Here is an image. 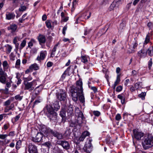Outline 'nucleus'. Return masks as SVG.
Returning a JSON list of instances; mask_svg holds the SVG:
<instances>
[{"instance_id": "1", "label": "nucleus", "mask_w": 153, "mask_h": 153, "mask_svg": "<svg viewBox=\"0 0 153 153\" xmlns=\"http://www.w3.org/2000/svg\"><path fill=\"white\" fill-rule=\"evenodd\" d=\"M76 86L72 85L71 87V96L72 100L76 102L78 97L80 102L82 103L85 102V98L83 94L82 82L81 80H79L76 82Z\"/></svg>"}, {"instance_id": "19", "label": "nucleus", "mask_w": 153, "mask_h": 153, "mask_svg": "<svg viewBox=\"0 0 153 153\" xmlns=\"http://www.w3.org/2000/svg\"><path fill=\"white\" fill-rule=\"evenodd\" d=\"M77 122L79 124H81L82 123V121L84 119V115L82 112H80L78 114Z\"/></svg>"}, {"instance_id": "62", "label": "nucleus", "mask_w": 153, "mask_h": 153, "mask_svg": "<svg viewBox=\"0 0 153 153\" xmlns=\"http://www.w3.org/2000/svg\"><path fill=\"white\" fill-rule=\"evenodd\" d=\"M152 25L153 24L152 22H148L147 25V26L150 28L152 27Z\"/></svg>"}, {"instance_id": "2", "label": "nucleus", "mask_w": 153, "mask_h": 153, "mask_svg": "<svg viewBox=\"0 0 153 153\" xmlns=\"http://www.w3.org/2000/svg\"><path fill=\"white\" fill-rule=\"evenodd\" d=\"M74 107L73 105H70L67 107L65 105H63L62 107V110L60 111V115L62 117V122L64 123L66 119V111H67L68 115L71 116L73 113V109Z\"/></svg>"}, {"instance_id": "54", "label": "nucleus", "mask_w": 153, "mask_h": 153, "mask_svg": "<svg viewBox=\"0 0 153 153\" xmlns=\"http://www.w3.org/2000/svg\"><path fill=\"white\" fill-rule=\"evenodd\" d=\"M26 9V7L25 6H22L19 8V10L20 11H23L25 10Z\"/></svg>"}, {"instance_id": "49", "label": "nucleus", "mask_w": 153, "mask_h": 153, "mask_svg": "<svg viewBox=\"0 0 153 153\" xmlns=\"http://www.w3.org/2000/svg\"><path fill=\"white\" fill-rule=\"evenodd\" d=\"M88 86L89 88L92 90L94 93H95L97 92V89L95 87L92 86H90L89 85H88Z\"/></svg>"}, {"instance_id": "4", "label": "nucleus", "mask_w": 153, "mask_h": 153, "mask_svg": "<svg viewBox=\"0 0 153 153\" xmlns=\"http://www.w3.org/2000/svg\"><path fill=\"white\" fill-rule=\"evenodd\" d=\"M42 89L43 87L41 85L38 86L34 89V94L32 96V98L33 100L35 99H36V100L34 102L33 107L35 105L41 102L42 100L41 97L39 95L40 92L42 91Z\"/></svg>"}, {"instance_id": "61", "label": "nucleus", "mask_w": 153, "mask_h": 153, "mask_svg": "<svg viewBox=\"0 0 153 153\" xmlns=\"http://www.w3.org/2000/svg\"><path fill=\"white\" fill-rule=\"evenodd\" d=\"M15 132L14 131H12L10 132L8 136H10L11 137H13L15 135Z\"/></svg>"}, {"instance_id": "30", "label": "nucleus", "mask_w": 153, "mask_h": 153, "mask_svg": "<svg viewBox=\"0 0 153 153\" xmlns=\"http://www.w3.org/2000/svg\"><path fill=\"white\" fill-rule=\"evenodd\" d=\"M6 78L5 74L0 76V82L2 83L5 84L6 83Z\"/></svg>"}, {"instance_id": "60", "label": "nucleus", "mask_w": 153, "mask_h": 153, "mask_svg": "<svg viewBox=\"0 0 153 153\" xmlns=\"http://www.w3.org/2000/svg\"><path fill=\"white\" fill-rule=\"evenodd\" d=\"M90 30H88L87 28H85V29L84 35H87L90 32Z\"/></svg>"}, {"instance_id": "39", "label": "nucleus", "mask_w": 153, "mask_h": 153, "mask_svg": "<svg viewBox=\"0 0 153 153\" xmlns=\"http://www.w3.org/2000/svg\"><path fill=\"white\" fill-rule=\"evenodd\" d=\"M146 95V93L142 92L140 94L138 95L139 97L141 98L142 100L145 99V97Z\"/></svg>"}, {"instance_id": "3", "label": "nucleus", "mask_w": 153, "mask_h": 153, "mask_svg": "<svg viewBox=\"0 0 153 153\" xmlns=\"http://www.w3.org/2000/svg\"><path fill=\"white\" fill-rule=\"evenodd\" d=\"M143 148L147 149L153 146V136L151 134H148L144 137L142 142Z\"/></svg>"}, {"instance_id": "58", "label": "nucleus", "mask_w": 153, "mask_h": 153, "mask_svg": "<svg viewBox=\"0 0 153 153\" xmlns=\"http://www.w3.org/2000/svg\"><path fill=\"white\" fill-rule=\"evenodd\" d=\"M53 63L51 62H48L47 64V66L48 68L51 67L53 65Z\"/></svg>"}, {"instance_id": "6", "label": "nucleus", "mask_w": 153, "mask_h": 153, "mask_svg": "<svg viewBox=\"0 0 153 153\" xmlns=\"http://www.w3.org/2000/svg\"><path fill=\"white\" fill-rule=\"evenodd\" d=\"M92 140L90 139L88 140L85 143L82 151L85 153H90L92 151L93 148L92 145L91 144ZM74 153H79L77 150L75 151Z\"/></svg>"}, {"instance_id": "12", "label": "nucleus", "mask_w": 153, "mask_h": 153, "mask_svg": "<svg viewBox=\"0 0 153 153\" xmlns=\"http://www.w3.org/2000/svg\"><path fill=\"white\" fill-rule=\"evenodd\" d=\"M58 144L61 145L63 147L66 149H69L70 145L68 142L66 141H58Z\"/></svg>"}, {"instance_id": "18", "label": "nucleus", "mask_w": 153, "mask_h": 153, "mask_svg": "<svg viewBox=\"0 0 153 153\" xmlns=\"http://www.w3.org/2000/svg\"><path fill=\"white\" fill-rule=\"evenodd\" d=\"M120 75V74H118L117 75L116 80L112 86L114 90L115 89L116 86L120 83L121 80Z\"/></svg>"}, {"instance_id": "53", "label": "nucleus", "mask_w": 153, "mask_h": 153, "mask_svg": "<svg viewBox=\"0 0 153 153\" xmlns=\"http://www.w3.org/2000/svg\"><path fill=\"white\" fill-rule=\"evenodd\" d=\"M54 108L55 110H57L60 108V106L57 102L54 104Z\"/></svg>"}, {"instance_id": "43", "label": "nucleus", "mask_w": 153, "mask_h": 153, "mask_svg": "<svg viewBox=\"0 0 153 153\" xmlns=\"http://www.w3.org/2000/svg\"><path fill=\"white\" fill-rule=\"evenodd\" d=\"M11 102V100L9 99L7 100L4 103V105L6 106H8L10 105V104Z\"/></svg>"}, {"instance_id": "44", "label": "nucleus", "mask_w": 153, "mask_h": 153, "mask_svg": "<svg viewBox=\"0 0 153 153\" xmlns=\"http://www.w3.org/2000/svg\"><path fill=\"white\" fill-rule=\"evenodd\" d=\"M23 97V96H20L19 94L16 95L15 96V98L16 100H18L19 101L21 100Z\"/></svg>"}, {"instance_id": "37", "label": "nucleus", "mask_w": 153, "mask_h": 153, "mask_svg": "<svg viewBox=\"0 0 153 153\" xmlns=\"http://www.w3.org/2000/svg\"><path fill=\"white\" fill-rule=\"evenodd\" d=\"M21 144L22 141L21 140H19L17 141L16 143V149L17 150L19 149L20 148Z\"/></svg>"}, {"instance_id": "45", "label": "nucleus", "mask_w": 153, "mask_h": 153, "mask_svg": "<svg viewBox=\"0 0 153 153\" xmlns=\"http://www.w3.org/2000/svg\"><path fill=\"white\" fill-rule=\"evenodd\" d=\"M123 86L121 85H119L116 88V91L119 92H120L123 89Z\"/></svg>"}, {"instance_id": "35", "label": "nucleus", "mask_w": 153, "mask_h": 153, "mask_svg": "<svg viewBox=\"0 0 153 153\" xmlns=\"http://www.w3.org/2000/svg\"><path fill=\"white\" fill-rule=\"evenodd\" d=\"M81 61L82 62L84 63H86L88 62L87 57L86 56H81Z\"/></svg>"}, {"instance_id": "52", "label": "nucleus", "mask_w": 153, "mask_h": 153, "mask_svg": "<svg viewBox=\"0 0 153 153\" xmlns=\"http://www.w3.org/2000/svg\"><path fill=\"white\" fill-rule=\"evenodd\" d=\"M122 0H114V1L117 4V7H119L120 5L121 4Z\"/></svg>"}, {"instance_id": "13", "label": "nucleus", "mask_w": 153, "mask_h": 153, "mask_svg": "<svg viewBox=\"0 0 153 153\" xmlns=\"http://www.w3.org/2000/svg\"><path fill=\"white\" fill-rule=\"evenodd\" d=\"M144 48L143 47V48L137 52L138 55L140 58H145L147 56L146 51L145 50Z\"/></svg>"}, {"instance_id": "14", "label": "nucleus", "mask_w": 153, "mask_h": 153, "mask_svg": "<svg viewBox=\"0 0 153 153\" xmlns=\"http://www.w3.org/2000/svg\"><path fill=\"white\" fill-rule=\"evenodd\" d=\"M50 128H47L45 126H43L41 128V133L42 134H45L47 136L49 135V130Z\"/></svg>"}, {"instance_id": "20", "label": "nucleus", "mask_w": 153, "mask_h": 153, "mask_svg": "<svg viewBox=\"0 0 153 153\" xmlns=\"http://www.w3.org/2000/svg\"><path fill=\"white\" fill-rule=\"evenodd\" d=\"M38 39L41 45L42 44H44L46 42L45 37L44 36L42 35H40L38 37Z\"/></svg>"}, {"instance_id": "5", "label": "nucleus", "mask_w": 153, "mask_h": 153, "mask_svg": "<svg viewBox=\"0 0 153 153\" xmlns=\"http://www.w3.org/2000/svg\"><path fill=\"white\" fill-rule=\"evenodd\" d=\"M45 110H46L47 116L51 121H55L56 120L57 114L54 111L52 107L48 105L45 108Z\"/></svg>"}, {"instance_id": "59", "label": "nucleus", "mask_w": 153, "mask_h": 153, "mask_svg": "<svg viewBox=\"0 0 153 153\" xmlns=\"http://www.w3.org/2000/svg\"><path fill=\"white\" fill-rule=\"evenodd\" d=\"M12 81L10 80V82H7L6 83V87L7 88H9L11 87V83Z\"/></svg>"}, {"instance_id": "63", "label": "nucleus", "mask_w": 153, "mask_h": 153, "mask_svg": "<svg viewBox=\"0 0 153 153\" xmlns=\"http://www.w3.org/2000/svg\"><path fill=\"white\" fill-rule=\"evenodd\" d=\"M67 27L66 26L64 27L62 29V33L63 34L65 35V31L67 30Z\"/></svg>"}, {"instance_id": "8", "label": "nucleus", "mask_w": 153, "mask_h": 153, "mask_svg": "<svg viewBox=\"0 0 153 153\" xmlns=\"http://www.w3.org/2000/svg\"><path fill=\"white\" fill-rule=\"evenodd\" d=\"M133 137L137 140H140L144 136V134L139 131L137 129H134L133 130Z\"/></svg>"}, {"instance_id": "7", "label": "nucleus", "mask_w": 153, "mask_h": 153, "mask_svg": "<svg viewBox=\"0 0 153 153\" xmlns=\"http://www.w3.org/2000/svg\"><path fill=\"white\" fill-rule=\"evenodd\" d=\"M24 84L25 85L24 89L30 91L34 89L37 83L36 80H33L31 82L24 81Z\"/></svg>"}, {"instance_id": "42", "label": "nucleus", "mask_w": 153, "mask_h": 153, "mask_svg": "<svg viewBox=\"0 0 153 153\" xmlns=\"http://www.w3.org/2000/svg\"><path fill=\"white\" fill-rule=\"evenodd\" d=\"M20 60L19 59H17L16 62L15 67L16 68H20Z\"/></svg>"}, {"instance_id": "36", "label": "nucleus", "mask_w": 153, "mask_h": 153, "mask_svg": "<svg viewBox=\"0 0 153 153\" xmlns=\"http://www.w3.org/2000/svg\"><path fill=\"white\" fill-rule=\"evenodd\" d=\"M150 38L148 36H146L145 40L143 45V47H144L145 45H147L150 42Z\"/></svg>"}, {"instance_id": "56", "label": "nucleus", "mask_w": 153, "mask_h": 153, "mask_svg": "<svg viewBox=\"0 0 153 153\" xmlns=\"http://www.w3.org/2000/svg\"><path fill=\"white\" fill-rule=\"evenodd\" d=\"M93 114L95 116L97 117L99 116L100 114V112L98 111H94Z\"/></svg>"}, {"instance_id": "21", "label": "nucleus", "mask_w": 153, "mask_h": 153, "mask_svg": "<svg viewBox=\"0 0 153 153\" xmlns=\"http://www.w3.org/2000/svg\"><path fill=\"white\" fill-rule=\"evenodd\" d=\"M59 43L58 42L56 44L52 49V52L51 54V57H54L55 55V52L56 49L59 47Z\"/></svg>"}, {"instance_id": "51", "label": "nucleus", "mask_w": 153, "mask_h": 153, "mask_svg": "<svg viewBox=\"0 0 153 153\" xmlns=\"http://www.w3.org/2000/svg\"><path fill=\"white\" fill-rule=\"evenodd\" d=\"M46 25L48 28H50L51 27V22L49 20H47L45 22Z\"/></svg>"}, {"instance_id": "50", "label": "nucleus", "mask_w": 153, "mask_h": 153, "mask_svg": "<svg viewBox=\"0 0 153 153\" xmlns=\"http://www.w3.org/2000/svg\"><path fill=\"white\" fill-rule=\"evenodd\" d=\"M44 145L45 146L47 147L48 148H50L52 146L51 143L49 141L47 142H46L44 144Z\"/></svg>"}, {"instance_id": "41", "label": "nucleus", "mask_w": 153, "mask_h": 153, "mask_svg": "<svg viewBox=\"0 0 153 153\" xmlns=\"http://www.w3.org/2000/svg\"><path fill=\"white\" fill-rule=\"evenodd\" d=\"M20 116L19 115L16 116L15 117L12 119V121L13 123H14L17 121L19 119Z\"/></svg>"}, {"instance_id": "17", "label": "nucleus", "mask_w": 153, "mask_h": 153, "mask_svg": "<svg viewBox=\"0 0 153 153\" xmlns=\"http://www.w3.org/2000/svg\"><path fill=\"white\" fill-rule=\"evenodd\" d=\"M43 134L41 133H38L35 137L33 139L34 142H39L42 140Z\"/></svg>"}, {"instance_id": "40", "label": "nucleus", "mask_w": 153, "mask_h": 153, "mask_svg": "<svg viewBox=\"0 0 153 153\" xmlns=\"http://www.w3.org/2000/svg\"><path fill=\"white\" fill-rule=\"evenodd\" d=\"M152 63V59L151 58L148 62V67L149 70L151 69Z\"/></svg>"}, {"instance_id": "27", "label": "nucleus", "mask_w": 153, "mask_h": 153, "mask_svg": "<svg viewBox=\"0 0 153 153\" xmlns=\"http://www.w3.org/2000/svg\"><path fill=\"white\" fill-rule=\"evenodd\" d=\"M6 18L8 20L13 19L15 17V15L13 13H8L6 14Z\"/></svg>"}, {"instance_id": "23", "label": "nucleus", "mask_w": 153, "mask_h": 153, "mask_svg": "<svg viewBox=\"0 0 153 153\" xmlns=\"http://www.w3.org/2000/svg\"><path fill=\"white\" fill-rule=\"evenodd\" d=\"M4 47L5 48L6 53L7 54H9L13 48L9 44L6 45H5Z\"/></svg>"}, {"instance_id": "24", "label": "nucleus", "mask_w": 153, "mask_h": 153, "mask_svg": "<svg viewBox=\"0 0 153 153\" xmlns=\"http://www.w3.org/2000/svg\"><path fill=\"white\" fill-rule=\"evenodd\" d=\"M106 143L108 144L111 146L114 145L112 140L111 137H110L109 135H107V138L106 140Z\"/></svg>"}, {"instance_id": "55", "label": "nucleus", "mask_w": 153, "mask_h": 153, "mask_svg": "<svg viewBox=\"0 0 153 153\" xmlns=\"http://www.w3.org/2000/svg\"><path fill=\"white\" fill-rule=\"evenodd\" d=\"M8 135L7 134H0V139H4L6 137H7Z\"/></svg>"}, {"instance_id": "38", "label": "nucleus", "mask_w": 153, "mask_h": 153, "mask_svg": "<svg viewBox=\"0 0 153 153\" xmlns=\"http://www.w3.org/2000/svg\"><path fill=\"white\" fill-rule=\"evenodd\" d=\"M26 41L25 39L23 40L20 44V49H22L26 45Z\"/></svg>"}, {"instance_id": "64", "label": "nucleus", "mask_w": 153, "mask_h": 153, "mask_svg": "<svg viewBox=\"0 0 153 153\" xmlns=\"http://www.w3.org/2000/svg\"><path fill=\"white\" fill-rule=\"evenodd\" d=\"M42 153H49L48 152V150H47L42 149Z\"/></svg>"}, {"instance_id": "33", "label": "nucleus", "mask_w": 153, "mask_h": 153, "mask_svg": "<svg viewBox=\"0 0 153 153\" xmlns=\"http://www.w3.org/2000/svg\"><path fill=\"white\" fill-rule=\"evenodd\" d=\"M49 135H53L54 137H55L56 135L57 131H53V130L50 129L49 130Z\"/></svg>"}, {"instance_id": "29", "label": "nucleus", "mask_w": 153, "mask_h": 153, "mask_svg": "<svg viewBox=\"0 0 153 153\" xmlns=\"http://www.w3.org/2000/svg\"><path fill=\"white\" fill-rule=\"evenodd\" d=\"M122 94H119L117 96V98L121 100V102L122 105L125 103V97L122 96Z\"/></svg>"}, {"instance_id": "25", "label": "nucleus", "mask_w": 153, "mask_h": 153, "mask_svg": "<svg viewBox=\"0 0 153 153\" xmlns=\"http://www.w3.org/2000/svg\"><path fill=\"white\" fill-rule=\"evenodd\" d=\"M39 69V67L38 65L36 63H34L30 65L29 67V69L30 70H38Z\"/></svg>"}, {"instance_id": "48", "label": "nucleus", "mask_w": 153, "mask_h": 153, "mask_svg": "<svg viewBox=\"0 0 153 153\" xmlns=\"http://www.w3.org/2000/svg\"><path fill=\"white\" fill-rule=\"evenodd\" d=\"M115 119L117 121H120L121 119L120 114H117L115 116Z\"/></svg>"}, {"instance_id": "31", "label": "nucleus", "mask_w": 153, "mask_h": 153, "mask_svg": "<svg viewBox=\"0 0 153 153\" xmlns=\"http://www.w3.org/2000/svg\"><path fill=\"white\" fill-rule=\"evenodd\" d=\"M137 39V37L135 38L134 39L135 40V42L133 44V46L132 47V49L131 50L132 51H134V50L137 48V47L138 45V41L136 39Z\"/></svg>"}, {"instance_id": "26", "label": "nucleus", "mask_w": 153, "mask_h": 153, "mask_svg": "<svg viewBox=\"0 0 153 153\" xmlns=\"http://www.w3.org/2000/svg\"><path fill=\"white\" fill-rule=\"evenodd\" d=\"M134 86L136 90L141 89L143 88L142 82H137L135 84Z\"/></svg>"}, {"instance_id": "16", "label": "nucleus", "mask_w": 153, "mask_h": 153, "mask_svg": "<svg viewBox=\"0 0 153 153\" xmlns=\"http://www.w3.org/2000/svg\"><path fill=\"white\" fill-rule=\"evenodd\" d=\"M21 39L20 37L19 36H16L13 39V43L15 45V48L17 49H18L19 45V43H18V42L20 41Z\"/></svg>"}, {"instance_id": "10", "label": "nucleus", "mask_w": 153, "mask_h": 153, "mask_svg": "<svg viewBox=\"0 0 153 153\" xmlns=\"http://www.w3.org/2000/svg\"><path fill=\"white\" fill-rule=\"evenodd\" d=\"M57 99L61 101H64L66 99V94L65 91L60 90V92L56 95Z\"/></svg>"}, {"instance_id": "57", "label": "nucleus", "mask_w": 153, "mask_h": 153, "mask_svg": "<svg viewBox=\"0 0 153 153\" xmlns=\"http://www.w3.org/2000/svg\"><path fill=\"white\" fill-rule=\"evenodd\" d=\"M34 41L33 40H31L28 43V47L29 48H31L33 46V44L32 43V41Z\"/></svg>"}, {"instance_id": "9", "label": "nucleus", "mask_w": 153, "mask_h": 153, "mask_svg": "<svg viewBox=\"0 0 153 153\" xmlns=\"http://www.w3.org/2000/svg\"><path fill=\"white\" fill-rule=\"evenodd\" d=\"M29 153H38L36 147L31 143H30L26 148Z\"/></svg>"}, {"instance_id": "47", "label": "nucleus", "mask_w": 153, "mask_h": 153, "mask_svg": "<svg viewBox=\"0 0 153 153\" xmlns=\"http://www.w3.org/2000/svg\"><path fill=\"white\" fill-rule=\"evenodd\" d=\"M33 79L32 77L31 76H29L27 77L24 78V82L26 81L28 82L30 81L31 80Z\"/></svg>"}, {"instance_id": "32", "label": "nucleus", "mask_w": 153, "mask_h": 153, "mask_svg": "<svg viewBox=\"0 0 153 153\" xmlns=\"http://www.w3.org/2000/svg\"><path fill=\"white\" fill-rule=\"evenodd\" d=\"M2 65L4 69L5 70L7 69L9 65L7 62L6 61H4L2 63Z\"/></svg>"}, {"instance_id": "46", "label": "nucleus", "mask_w": 153, "mask_h": 153, "mask_svg": "<svg viewBox=\"0 0 153 153\" xmlns=\"http://www.w3.org/2000/svg\"><path fill=\"white\" fill-rule=\"evenodd\" d=\"M147 1V0H141L139 5V7L142 8L143 6V4H144Z\"/></svg>"}, {"instance_id": "11", "label": "nucleus", "mask_w": 153, "mask_h": 153, "mask_svg": "<svg viewBox=\"0 0 153 153\" xmlns=\"http://www.w3.org/2000/svg\"><path fill=\"white\" fill-rule=\"evenodd\" d=\"M47 55V52L46 51H41L40 53L39 56H38L36 59L38 61H40L43 60Z\"/></svg>"}, {"instance_id": "15", "label": "nucleus", "mask_w": 153, "mask_h": 153, "mask_svg": "<svg viewBox=\"0 0 153 153\" xmlns=\"http://www.w3.org/2000/svg\"><path fill=\"white\" fill-rule=\"evenodd\" d=\"M90 135L89 132L88 131H84L81 136L79 138L78 141H83L86 137Z\"/></svg>"}, {"instance_id": "34", "label": "nucleus", "mask_w": 153, "mask_h": 153, "mask_svg": "<svg viewBox=\"0 0 153 153\" xmlns=\"http://www.w3.org/2000/svg\"><path fill=\"white\" fill-rule=\"evenodd\" d=\"M55 137L59 140L62 139L63 138V135L61 133L57 132Z\"/></svg>"}, {"instance_id": "22", "label": "nucleus", "mask_w": 153, "mask_h": 153, "mask_svg": "<svg viewBox=\"0 0 153 153\" xmlns=\"http://www.w3.org/2000/svg\"><path fill=\"white\" fill-rule=\"evenodd\" d=\"M147 54L151 57L153 56V46L150 45L149 48L146 50Z\"/></svg>"}, {"instance_id": "28", "label": "nucleus", "mask_w": 153, "mask_h": 153, "mask_svg": "<svg viewBox=\"0 0 153 153\" xmlns=\"http://www.w3.org/2000/svg\"><path fill=\"white\" fill-rule=\"evenodd\" d=\"M17 26L16 24H13L10 25V26L8 27V30H11L12 32L16 31L17 28Z\"/></svg>"}]
</instances>
